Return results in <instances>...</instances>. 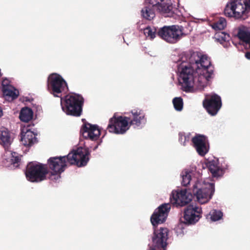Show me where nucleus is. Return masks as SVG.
<instances>
[{"instance_id":"nucleus-1","label":"nucleus","mask_w":250,"mask_h":250,"mask_svg":"<svg viewBox=\"0 0 250 250\" xmlns=\"http://www.w3.org/2000/svg\"><path fill=\"white\" fill-rule=\"evenodd\" d=\"M178 70L179 84L182 89L186 92L193 91L194 87L203 90L213 75V67L210 59L197 52L191 53L188 62L183 61Z\"/></svg>"},{"instance_id":"nucleus-2","label":"nucleus","mask_w":250,"mask_h":250,"mask_svg":"<svg viewBox=\"0 0 250 250\" xmlns=\"http://www.w3.org/2000/svg\"><path fill=\"white\" fill-rule=\"evenodd\" d=\"M89 156L90 152L88 148L80 147L73 149L67 156L50 157L47 161V165L52 172H50L49 179L56 181L61 178V174L67 167L66 160L71 165L83 167L88 162Z\"/></svg>"},{"instance_id":"nucleus-3","label":"nucleus","mask_w":250,"mask_h":250,"mask_svg":"<svg viewBox=\"0 0 250 250\" xmlns=\"http://www.w3.org/2000/svg\"><path fill=\"white\" fill-rule=\"evenodd\" d=\"M170 208V204H163L155 210L150 217V221L154 228L151 246L159 249H166L169 231L166 228H160L158 229L156 228L158 225L165 222Z\"/></svg>"},{"instance_id":"nucleus-4","label":"nucleus","mask_w":250,"mask_h":250,"mask_svg":"<svg viewBox=\"0 0 250 250\" xmlns=\"http://www.w3.org/2000/svg\"><path fill=\"white\" fill-rule=\"evenodd\" d=\"M250 12V0H230L224 10L226 17L241 21L248 19Z\"/></svg>"},{"instance_id":"nucleus-5","label":"nucleus","mask_w":250,"mask_h":250,"mask_svg":"<svg viewBox=\"0 0 250 250\" xmlns=\"http://www.w3.org/2000/svg\"><path fill=\"white\" fill-rule=\"evenodd\" d=\"M84 100L78 94L67 95L61 99L62 110L66 114L79 117L82 114Z\"/></svg>"},{"instance_id":"nucleus-6","label":"nucleus","mask_w":250,"mask_h":250,"mask_svg":"<svg viewBox=\"0 0 250 250\" xmlns=\"http://www.w3.org/2000/svg\"><path fill=\"white\" fill-rule=\"evenodd\" d=\"M48 173L47 165L35 162L29 163L25 172L27 180L32 183H39L46 180Z\"/></svg>"},{"instance_id":"nucleus-7","label":"nucleus","mask_w":250,"mask_h":250,"mask_svg":"<svg viewBox=\"0 0 250 250\" xmlns=\"http://www.w3.org/2000/svg\"><path fill=\"white\" fill-rule=\"evenodd\" d=\"M186 35L184 27L178 25L164 26L159 28L157 32V35L159 38L169 43H176Z\"/></svg>"},{"instance_id":"nucleus-8","label":"nucleus","mask_w":250,"mask_h":250,"mask_svg":"<svg viewBox=\"0 0 250 250\" xmlns=\"http://www.w3.org/2000/svg\"><path fill=\"white\" fill-rule=\"evenodd\" d=\"M215 191L213 183L197 181L193 186L192 191L197 201L201 204L208 203Z\"/></svg>"},{"instance_id":"nucleus-9","label":"nucleus","mask_w":250,"mask_h":250,"mask_svg":"<svg viewBox=\"0 0 250 250\" xmlns=\"http://www.w3.org/2000/svg\"><path fill=\"white\" fill-rule=\"evenodd\" d=\"M47 88L54 97L62 98V93L68 87L66 82L60 75L52 73L48 78Z\"/></svg>"},{"instance_id":"nucleus-10","label":"nucleus","mask_w":250,"mask_h":250,"mask_svg":"<svg viewBox=\"0 0 250 250\" xmlns=\"http://www.w3.org/2000/svg\"><path fill=\"white\" fill-rule=\"evenodd\" d=\"M127 117L114 115L110 119L107 129L109 132L116 134H124L129 128Z\"/></svg>"},{"instance_id":"nucleus-11","label":"nucleus","mask_w":250,"mask_h":250,"mask_svg":"<svg viewBox=\"0 0 250 250\" xmlns=\"http://www.w3.org/2000/svg\"><path fill=\"white\" fill-rule=\"evenodd\" d=\"M192 194L187 189H177L172 191L170 196V203L173 206L183 207L188 204L192 200Z\"/></svg>"},{"instance_id":"nucleus-12","label":"nucleus","mask_w":250,"mask_h":250,"mask_svg":"<svg viewBox=\"0 0 250 250\" xmlns=\"http://www.w3.org/2000/svg\"><path fill=\"white\" fill-rule=\"evenodd\" d=\"M203 104L209 114L215 115L222 106L221 97L216 94L208 95L203 101Z\"/></svg>"},{"instance_id":"nucleus-13","label":"nucleus","mask_w":250,"mask_h":250,"mask_svg":"<svg viewBox=\"0 0 250 250\" xmlns=\"http://www.w3.org/2000/svg\"><path fill=\"white\" fill-rule=\"evenodd\" d=\"M202 213L201 208L189 205L185 209L183 222L188 225L194 224L201 218Z\"/></svg>"},{"instance_id":"nucleus-14","label":"nucleus","mask_w":250,"mask_h":250,"mask_svg":"<svg viewBox=\"0 0 250 250\" xmlns=\"http://www.w3.org/2000/svg\"><path fill=\"white\" fill-rule=\"evenodd\" d=\"M159 1V0H145L144 7L141 11L142 17L148 21L153 20L156 16Z\"/></svg>"},{"instance_id":"nucleus-15","label":"nucleus","mask_w":250,"mask_h":250,"mask_svg":"<svg viewBox=\"0 0 250 250\" xmlns=\"http://www.w3.org/2000/svg\"><path fill=\"white\" fill-rule=\"evenodd\" d=\"M80 133L84 139L96 141L98 139L101 134V131L97 125H93L86 123L82 125Z\"/></svg>"},{"instance_id":"nucleus-16","label":"nucleus","mask_w":250,"mask_h":250,"mask_svg":"<svg viewBox=\"0 0 250 250\" xmlns=\"http://www.w3.org/2000/svg\"><path fill=\"white\" fill-rule=\"evenodd\" d=\"M193 146L198 154L204 156L209 150V146L207 144V137L204 135L197 134L192 138Z\"/></svg>"},{"instance_id":"nucleus-17","label":"nucleus","mask_w":250,"mask_h":250,"mask_svg":"<svg viewBox=\"0 0 250 250\" xmlns=\"http://www.w3.org/2000/svg\"><path fill=\"white\" fill-rule=\"evenodd\" d=\"M160 0L156 7L157 11L165 17L175 18L178 11L177 8L173 6L170 0Z\"/></svg>"},{"instance_id":"nucleus-18","label":"nucleus","mask_w":250,"mask_h":250,"mask_svg":"<svg viewBox=\"0 0 250 250\" xmlns=\"http://www.w3.org/2000/svg\"><path fill=\"white\" fill-rule=\"evenodd\" d=\"M131 115L127 117L129 122V127L131 125L134 127H141L146 122L145 115L142 110L133 109L131 111Z\"/></svg>"},{"instance_id":"nucleus-19","label":"nucleus","mask_w":250,"mask_h":250,"mask_svg":"<svg viewBox=\"0 0 250 250\" xmlns=\"http://www.w3.org/2000/svg\"><path fill=\"white\" fill-rule=\"evenodd\" d=\"M237 37L244 43L245 49L250 50V29L245 26L239 27Z\"/></svg>"},{"instance_id":"nucleus-20","label":"nucleus","mask_w":250,"mask_h":250,"mask_svg":"<svg viewBox=\"0 0 250 250\" xmlns=\"http://www.w3.org/2000/svg\"><path fill=\"white\" fill-rule=\"evenodd\" d=\"M21 134V141L24 146H31L36 142L35 134L29 129H23Z\"/></svg>"},{"instance_id":"nucleus-21","label":"nucleus","mask_w":250,"mask_h":250,"mask_svg":"<svg viewBox=\"0 0 250 250\" xmlns=\"http://www.w3.org/2000/svg\"><path fill=\"white\" fill-rule=\"evenodd\" d=\"M12 142L10 132L4 127L0 128V144L2 145L5 149L8 150Z\"/></svg>"},{"instance_id":"nucleus-22","label":"nucleus","mask_w":250,"mask_h":250,"mask_svg":"<svg viewBox=\"0 0 250 250\" xmlns=\"http://www.w3.org/2000/svg\"><path fill=\"white\" fill-rule=\"evenodd\" d=\"M207 166L213 177L219 178L223 176L224 173V169L220 167L215 161H209L207 163Z\"/></svg>"},{"instance_id":"nucleus-23","label":"nucleus","mask_w":250,"mask_h":250,"mask_svg":"<svg viewBox=\"0 0 250 250\" xmlns=\"http://www.w3.org/2000/svg\"><path fill=\"white\" fill-rule=\"evenodd\" d=\"M33 116V112L32 109L29 107H25L21 110L19 117L21 121L28 122L32 119Z\"/></svg>"},{"instance_id":"nucleus-24","label":"nucleus","mask_w":250,"mask_h":250,"mask_svg":"<svg viewBox=\"0 0 250 250\" xmlns=\"http://www.w3.org/2000/svg\"><path fill=\"white\" fill-rule=\"evenodd\" d=\"M226 20L224 18H220L216 22H214L212 25V28L216 30H223L226 26Z\"/></svg>"},{"instance_id":"nucleus-25","label":"nucleus","mask_w":250,"mask_h":250,"mask_svg":"<svg viewBox=\"0 0 250 250\" xmlns=\"http://www.w3.org/2000/svg\"><path fill=\"white\" fill-rule=\"evenodd\" d=\"M209 215L212 221H217L222 219L223 213L219 210L212 209L209 212Z\"/></svg>"},{"instance_id":"nucleus-26","label":"nucleus","mask_w":250,"mask_h":250,"mask_svg":"<svg viewBox=\"0 0 250 250\" xmlns=\"http://www.w3.org/2000/svg\"><path fill=\"white\" fill-rule=\"evenodd\" d=\"M158 30L155 27L151 28L148 26L144 29V34L147 37H149L150 39H153L157 35Z\"/></svg>"},{"instance_id":"nucleus-27","label":"nucleus","mask_w":250,"mask_h":250,"mask_svg":"<svg viewBox=\"0 0 250 250\" xmlns=\"http://www.w3.org/2000/svg\"><path fill=\"white\" fill-rule=\"evenodd\" d=\"M172 103L176 110L180 111L183 109V101L181 97L174 98L172 100Z\"/></svg>"},{"instance_id":"nucleus-28","label":"nucleus","mask_w":250,"mask_h":250,"mask_svg":"<svg viewBox=\"0 0 250 250\" xmlns=\"http://www.w3.org/2000/svg\"><path fill=\"white\" fill-rule=\"evenodd\" d=\"M2 92L5 96L11 97L12 100L17 98L19 95L18 93H17L15 90L12 89V87L4 89Z\"/></svg>"},{"instance_id":"nucleus-29","label":"nucleus","mask_w":250,"mask_h":250,"mask_svg":"<svg viewBox=\"0 0 250 250\" xmlns=\"http://www.w3.org/2000/svg\"><path fill=\"white\" fill-rule=\"evenodd\" d=\"M182 185L183 186H187L190 183L191 180V175L187 171L183 172V174L182 175Z\"/></svg>"},{"instance_id":"nucleus-30","label":"nucleus","mask_w":250,"mask_h":250,"mask_svg":"<svg viewBox=\"0 0 250 250\" xmlns=\"http://www.w3.org/2000/svg\"><path fill=\"white\" fill-rule=\"evenodd\" d=\"M11 163L14 165V167H18L19 166V163L21 161L20 157L15 152L11 153Z\"/></svg>"},{"instance_id":"nucleus-31","label":"nucleus","mask_w":250,"mask_h":250,"mask_svg":"<svg viewBox=\"0 0 250 250\" xmlns=\"http://www.w3.org/2000/svg\"><path fill=\"white\" fill-rule=\"evenodd\" d=\"M187 136L183 133H179V141L183 146H186Z\"/></svg>"},{"instance_id":"nucleus-32","label":"nucleus","mask_w":250,"mask_h":250,"mask_svg":"<svg viewBox=\"0 0 250 250\" xmlns=\"http://www.w3.org/2000/svg\"><path fill=\"white\" fill-rule=\"evenodd\" d=\"M1 85L2 90H3L4 89H6L11 87V85L10 84L9 81L7 79H5L2 80L1 83Z\"/></svg>"},{"instance_id":"nucleus-33","label":"nucleus","mask_w":250,"mask_h":250,"mask_svg":"<svg viewBox=\"0 0 250 250\" xmlns=\"http://www.w3.org/2000/svg\"><path fill=\"white\" fill-rule=\"evenodd\" d=\"M220 37H221L222 40L225 42L228 41L229 37V34H225L224 32L221 33V35L220 36Z\"/></svg>"},{"instance_id":"nucleus-34","label":"nucleus","mask_w":250,"mask_h":250,"mask_svg":"<svg viewBox=\"0 0 250 250\" xmlns=\"http://www.w3.org/2000/svg\"><path fill=\"white\" fill-rule=\"evenodd\" d=\"M149 249L147 250H166V249H157V248H155L153 246H150L149 245Z\"/></svg>"},{"instance_id":"nucleus-35","label":"nucleus","mask_w":250,"mask_h":250,"mask_svg":"<svg viewBox=\"0 0 250 250\" xmlns=\"http://www.w3.org/2000/svg\"><path fill=\"white\" fill-rule=\"evenodd\" d=\"M245 57L248 59V60H250V52H247L246 53H245Z\"/></svg>"},{"instance_id":"nucleus-36","label":"nucleus","mask_w":250,"mask_h":250,"mask_svg":"<svg viewBox=\"0 0 250 250\" xmlns=\"http://www.w3.org/2000/svg\"><path fill=\"white\" fill-rule=\"evenodd\" d=\"M3 115V111L1 108L0 107V118Z\"/></svg>"},{"instance_id":"nucleus-37","label":"nucleus","mask_w":250,"mask_h":250,"mask_svg":"<svg viewBox=\"0 0 250 250\" xmlns=\"http://www.w3.org/2000/svg\"><path fill=\"white\" fill-rule=\"evenodd\" d=\"M188 142L189 141V137L188 136H187V138H186V142Z\"/></svg>"}]
</instances>
